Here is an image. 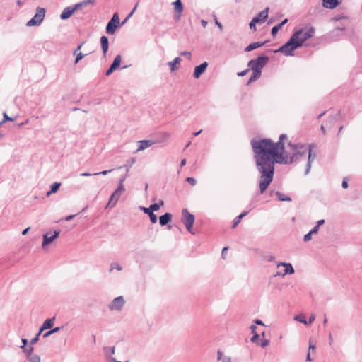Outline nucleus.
I'll return each instance as SVG.
<instances>
[{"label":"nucleus","instance_id":"nucleus-11","mask_svg":"<svg viewBox=\"0 0 362 362\" xmlns=\"http://www.w3.org/2000/svg\"><path fill=\"white\" fill-rule=\"evenodd\" d=\"M315 147V144H311L308 146V148L307 150V151H308V158L306 169L305 171V175H308L310 173V170L311 168V164L316 157L315 153L313 152V148Z\"/></svg>","mask_w":362,"mask_h":362},{"label":"nucleus","instance_id":"nucleus-53","mask_svg":"<svg viewBox=\"0 0 362 362\" xmlns=\"http://www.w3.org/2000/svg\"><path fill=\"white\" fill-rule=\"evenodd\" d=\"M115 69L110 65V68L106 71V76L110 75Z\"/></svg>","mask_w":362,"mask_h":362},{"label":"nucleus","instance_id":"nucleus-28","mask_svg":"<svg viewBox=\"0 0 362 362\" xmlns=\"http://www.w3.org/2000/svg\"><path fill=\"white\" fill-rule=\"evenodd\" d=\"M247 214L248 211H243L238 216H237L235 219L233 221V228H235L239 224L241 219L245 216H247Z\"/></svg>","mask_w":362,"mask_h":362},{"label":"nucleus","instance_id":"nucleus-7","mask_svg":"<svg viewBox=\"0 0 362 362\" xmlns=\"http://www.w3.org/2000/svg\"><path fill=\"white\" fill-rule=\"evenodd\" d=\"M182 222L185 226L187 230L192 234H194V233L192 231V226L194 222V216L190 214L186 209H182Z\"/></svg>","mask_w":362,"mask_h":362},{"label":"nucleus","instance_id":"nucleus-56","mask_svg":"<svg viewBox=\"0 0 362 362\" xmlns=\"http://www.w3.org/2000/svg\"><path fill=\"white\" fill-rule=\"evenodd\" d=\"M315 346L312 343L311 340L309 341V347H308V351L310 352V350H315Z\"/></svg>","mask_w":362,"mask_h":362},{"label":"nucleus","instance_id":"nucleus-36","mask_svg":"<svg viewBox=\"0 0 362 362\" xmlns=\"http://www.w3.org/2000/svg\"><path fill=\"white\" fill-rule=\"evenodd\" d=\"M256 23H258V19L257 18H253L252 20L250 21L249 25L250 29H253L254 31H256Z\"/></svg>","mask_w":362,"mask_h":362},{"label":"nucleus","instance_id":"nucleus-9","mask_svg":"<svg viewBox=\"0 0 362 362\" xmlns=\"http://www.w3.org/2000/svg\"><path fill=\"white\" fill-rule=\"evenodd\" d=\"M125 300L123 296H120L114 298L110 303L108 305V308L113 311H120L124 307Z\"/></svg>","mask_w":362,"mask_h":362},{"label":"nucleus","instance_id":"nucleus-29","mask_svg":"<svg viewBox=\"0 0 362 362\" xmlns=\"http://www.w3.org/2000/svg\"><path fill=\"white\" fill-rule=\"evenodd\" d=\"M173 5L175 6V11L177 13H181L182 12L183 6L181 0H176L175 2H173Z\"/></svg>","mask_w":362,"mask_h":362},{"label":"nucleus","instance_id":"nucleus-17","mask_svg":"<svg viewBox=\"0 0 362 362\" xmlns=\"http://www.w3.org/2000/svg\"><path fill=\"white\" fill-rule=\"evenodd\" d=\"M55 321V317L47 319L40 328V333H42L44 330L48 329L53 327Z\"/></svg>","mask_w":362,"mask_h":362},{"label":"nucleus","instance_id":"nucleus-4","mask_svg":"<svg viewBox=\"0 0 362 362\" xmlns=\"http://www.w3.org/2000/svg\"><path fill=\"white\" fill-rule=\"evenodd\" d=\"M297 37V34H293L288 41L280 47L278 52H281L286 56H293V52L298 47H300V44L296 40Z\"/></svg>","mask_w":362,"mask_h":362},{"label":"nucleus","instance_id":"nucleus-2","mask_svg":"<svg viewBox=\"0 0 362 362\" xmlns=\"http://www.w3.org/2000/svg\"><path fill=\"white\" fill-rule=\"evenodd\" d=\"M289 151L286 150L279 155V157L275 160V163L281 164H291L292 163L298 160L301 157L305 156L308 150L305 145L298 144H288Z\"/></svg>","mask_w":362,"mask_h":362},{"label":"nucleus","instance_id":"nucleus-8","mask_svg":"<svg viewBox=\"0 0 362 362\" xmlns=\"http://www.w3.org/2000/svg\"><path fill=\"white\" fill-rule=\"evenodd\" d=\"M125 192V188L122 187V186H118L117 188L114 191V192L111 194L109 202L107 204L106 207H114L117 201L119 200L121 195Z\"/></svg>","mask_w":362,"mask_h":362},{"label":"nucleus","instance_id":"nucleus-51","mask_svg":"<svg viewBox=\"0 0 362 362\" xmlns=\"http://www.w3.org/2000/svg\"><path fill=\"white\" fill-rule=\"evenodd\" d=\"M126 180V176H123L119 180V185L118 186H122V187H124V182Z\"/></svg>","mask_w":362,"mask_h":362},{"label":"nucleus","instance_id":"nucleus-46","mask_svg":"<svg viewBox=\"0 0 362 362\" xmlns=\"http://www.w3.org/2000/svg\"><path fill=\"white\" fill-rule=\"evenodd\" d=\"M311 238H312V233L310 232H309L308 233H307L306 235H304L303 240L305 242H308V241L310 240Z\"/></svg>","mask_w":362,"mask_h":362},{"label":"nucleus","instance_id":"nucleus-62","mask_svg":"<svg viewBox=\"0 0 362 362\" xmlns=\"http://www.w3.org/2000/svg\"><path fill=\"white\" fill-rule=\"evenodd\" d=\"M325 223V220L324 219H321V220H319L317 223H316V226H318L320 228V226H322V224H324Z\"/></svg>","mask_w":362,"mask_h":362},{"label":"nucleus","instance_id":"nucleus-41","mask_svg":"<svg viewBox=\"0 0 362 362\" xmlns=\"http://www.w3.org/2000/svg\"><path fill=\"white\" fill-rule=\"evenodd\" d=\"M40 334L41 333H40L39 331L38 333L35 335V337L30 340V344H31V345H34L35 344H36L39 341Z\"/></svg>","mask_w":362,"mask_h":362},{"label":"nucleus","instance_id":"nucleus-57","mask_svg":"<svg viewBox=\"0 0 362 362\" xmlns=\"http://www.w3.org/2000/svg\"><path fill=\"white\" fill-rule=\"evenodd\" d=\"M319 227L315 226L310 232L313 235L317 233Z\"/></svg>","mask_w":362,"mask_h":362},{"label":"nucleus","instance_id":"nucleus-54","mask_svg":"<svg viewBox=\"0 0 362 362\" xmlns=\"http://www.w3.org/2000/svg\"><path fill=\"white\" fill-rule=\"evenodd\" d=\"M341 187L344 189H346L348 187V182H347L346 178H344V180L342 181Z\"/></svg>","mask_w":362,"mask_h":362},{"label":"nucleus","instance_id":"nucleus-25","mask_svg":"<svg viewBox=\"0 0 362 362\" xmlns=\"http://www.w3.org/2000/svg\"><path fill=\"white\" fill-rule=\"evenodd\" d=\"M61 186L60 182H54L51 185V189L47 192V197H49L52 194L55 193L58 191Z\"/></svg>","mask_w":362,"mask_h":362},{"label":"nucleus","instance_id":"nucleus-40","mask_svg":"<svg viewBox=\"0 0 362 362\" xmlns=\"http://www.w3.org/2000/svg\"><path fill=\"white\" fill-rule=\"evenodd\" d=\"M110 21L118 25L119 23V18L118 14L117 13H114L112 19Z\"/></svg>","mask_w":362,"mask_h":362},{"label":"nucleus","instance_id":"nucleus-42","mask_svg":"<svg viewBox=\"0 0 362 362\" xmlns=\"http://www.w3.org/2000/svg\"><path fill=\"white\" fill-rule=\"evenodd\" d=\"M114 269H117V271H121L122 269V267L117 263H113L111 264L110 272L112 271Z\"/></svg>","mask_w":362,"mask_h":362},{"label":"nucleus","instance_id":"nucleus-37","mask_svg":"<svg viewBox=\"0 0 362 362\" xmlns=\"http://www.w3.org/2000/svg\"><path fill=\"white\" fill-rule=\"evenodd\" d=\"M281 28V25H276L272 28V35L273 36L276 35L279 30Z\"/></svg>","mask_w":362,"mask_h":362},{"label":"nucleus","instance_id":"nucleus-43","mask_svg":"<svg viewBox=\"0 0 362 362\" xmlns=\"http://www.w3.org/2000/svg\"><path fill=\"white\" fill-rule=\"evenodd\" d=\"M14 119L12 117H10L7 115L6 113H4V119L0 122V126L4 123L6 121H13Z\"/></svg>","mask_w":362,"mask_h":362},{"label":"nucleus","instance_id":"nucleus-1","mask_svg":"<svg viewBox=\"0 0 362 362\" xmlns=\"http://www.w3.org/2000/svg\"><path fill=\"white\" fill-rule=\"evenodd\" d=\"M286 135L282 134L276 143L269 139H252L251 146L258 172L260 173L259 182V192L263 194L273 180L275 160L281 152H284V139Z\"/></svg>","mask_w":362,"mask_h":362},{"label":"nucleus","instance_id":"nucleus-32","mask_svg":"<svg viewBox=\"0 0 362 362\" xmlns=\"http://www.w3.org/2000/svg\"><path fill=\"white\" fill-rule=\"evenodd\" d=\"M115 346L112 347H105L104 349L105 354L106 356L107 357V359L109 360V357H112V355L115 354Z\"/></svg>","mask_w":362,"mask_h":362},{"label":"nucleus","instance_id":"nucleus-60","mask_svg":"<svg viewBox=\"0 0 362 362\" xmlns=\"http://www.w3.org/2000/svg\"><path fill=\"white\" fill-rule=\"evenodd\" d=\"M163 136L164 141H167L170 137V134L165 132V133H163Z\"/></svg>","mask_w":362,"mask_h":362},{"label":"nucleus","instance_id":"nucleus-49","mask_svg":"<svg viewBox=\"0 0 362 362\" xmlns=\"http://www.w3.org/2000/svg\"><path fill=\"white\" fill-rule=\"evenodd\" d=\"M180 55H181V56H187V57H188L189 59H191V57H192L191 53H190L189 52H187V51L182 52L180 53Z\"/></svg>","mask_w":362,"mask_h":362},{"label":"nucleus","instance_id":"nucleus-33","mask_svg":"<svg viewBox=\"0 0 362 362\" xmlns=\"http://www.w3.org/2000/svg\"><path fill=\"white\" fill-rule=\"evenodd\" d=\"M276 196L280 201H291V199L289 197L286 196L284 194L277 192Z\"/></svg>","mask_w":362,"mask_h":362},{"label":"nucleus","instance_id":"nucleus-16","mask_svg":"<svg viewBox=\"0 0 362 362\" xmlns=\"http://www.w3.org/2000/svg\"><path fill=\"white\" fill-rule=\"evenodd\" d=\"M73 6L66 7L60 14V18L62 20H66L71 17V16L75 12Z\"/></svg>","mask_w":362,"mask_h":362},{"label":"nucleus","instance_id":"nucleus-55","mask_svg":"<svg viewBox=\"0 0 362 362\" xmlns=\"http://www.w3.org/2000/svg\"><path fill=\"white\" fill-rule=\"evenodd\" d=\"M224 357H223V352L220 350L217 351V359L218 361L222 360Z\"/></svg>","mask_w":362,"mask_h":362},{"label":"nucleus","instance_id":"nucleus-27","mask_svg":"<svg viewBox=\"0 0 362 362\" xmlns=\"http://www.w3.org/2000/svg\"><path fill=\"white\" fill-rule=\"evenodd\" d=\"M33 345H31V344H29V346H25V348L21 349L23 352L25 354L26 358L30 357V356H33V351L34 350V348L33 346Z\"/></svg>","mask_w":362,"mask_h":362},{"label":"nucleus","instance_id":"nucleus-30","mask_svg":"<svg viewBox=\"0 0 362 362\" xmlns=\"http://www.w3.org/2000/svg\"><path fill=\"white\" fill-rule=\"evenodd\" d=\"M121 60L122 57L120 55H117L111 64L112 68H114L116 70L119 66L121 64Z\"/></svg>","mask_w":362,"mask_h":362},{"label":"nucleus","instance_id":"nucleus-50","mask_svg":"<svg viewBox=\"0 0 362 362\" xmlns=\"http://www.w3.org/2000/svg\"><path fill=\"white\" fill-rule=\"evenodd\" d=\"M269 344V341L267 340V339H264L263 340L261 344H260V346L262 347V348H264L266 347L267 346H268Z\"/></svg>","mask_w":362,"mask_h":362},{"label":"nucleus","instance_id":"nucleus-14","mask_svg":"<svg viewBox=\"0 0 362 362\" xmlns=\"http://www.w3.org/2000/svg\"><path fill=\"white\" fill-rule=\"evenodd\" d=\"M281 266L285 267L284 272L282 273L281 276H284L286 274H293L295 272V270L291 263L279 262L277 264V267Z\"/></svg>","mask_w":362,"mask_h":362},{"label":"nucleus","instance_id":"nucleus-13","mask_svg":"<svg viewBox=\"0 0 362 362\" xmlns=\"http://www.w3.org/2000/svg\"><path fill=\"white\" fill-rule=\"evenodd\" d=\"M343 0H322V6L325 8L334 9L342 3Z\"/></svg>","mask_w":362,"mask_h":362},{"label":"nucleus","instance_id":"nucleus-63","mask_svg":"<svg viewBox=\"0 0 362 362\" xmlns=\"http://www.w3.org/2000/svg\"><path fill=\"white\" fill-rule=\"evenodd\" d=\"M76 216V214H74V215H69V216H66V217L65 218V220H66V221H71V220H72V219H73Z\"/></svg>","mask_w":362,"mask_h":362},{"label":"nucleus","instance_id":"nucleus-64","mask_svg":"<svg viewBox=\"0 0 362 362\" xmlns=\"http://www.w3.org/2000/svg\"><path fill=\"white\" fill-rule=\"evenodd\" d=\"M222 362H231V358L230 357H224L222 359Z\"/></svg>","mask_w":362,"mask_h":362},{"label":"nucleus","instance_id":"nucleus-6","mask_svg":"<svg viewBox=\"0 0 362 362\" xmlns=\"http://www.w3.org/2000/svg\"><path fill=\"white\" fill-rule=\"evenodd\" d=\"M45 8L37 7L35 16L27 22L26 26L32 27L40 25L45 16Z\"/></svg>","mask_w":362,"mask_h":362},{"label":"nucleus","instance_id":"nucleus-59","mask_svg":"<svg viewBox=\"0 0 362 362\" xmlns=\"http://www.w3.org/2000/svg\"><path fill=\"white\" fill-rule=\"evenodd\" d=\"M22 343H23V345L21 346V349H23V348H25V346H27L28 340L26 339H22Z\"/></svg>","mask_w":362,"mask_h":362},{"label":"nucleus","instance_id":"nucleus-21","mask_svg":"<svg viewBox=\"0 0 362 362\" xmlns=\"http://www.w3.org/2000/svg\"><path fill=\"white\" fill-rule=\"evenodd\" d=\"M172 215L170 213H165L159 218V223L160 226H164L167 225L171 220Z\"/></svg>","mask_w":362,"mask_h":362},{"label":"nucleus","instance_id":"nucleus-22","mask_svg":"<svg viewBox=\"0 0 362 362\" xmlns=\"http://www.w3.org/2000/svg\"><path fill=\"white\" fill-rule=\"evenodd\" d=\"M268 12H269V8H266L261 12H259L257 16H256L255 18H257L258 19V23L264 22L267 20L268 17Z\"/></svg>","mask_w":362,"mask_h":362},{"label":"nucleus","instance_id":"nucleus-61","mask_svg":"<svg viewBox=\"0 0 362 362\" xmlns=\"http://www.w3.org/2000/svg\"><path fill=\"white\" fill-rule=\"evenodd\" d=\"M250 329H251V331H252V332L253 334L257 333V332H256V330H257V327H256V325H252L250 326Z\"/></svg>","mask_w":362,"mask_h":362},{"label":"nucleus","instance_id":"nucleus-39","mask_svg":"<svg viewBox=\"0 0 362 362\" xmlns=\"http://www.w3.org/2000/svg\"><path fill=\"white\" fill-rule=\"evenodd\" d=\"M112 171H113V169L103 170L101 172L93 173V176H95V175H106L109 174L110 173H111Z\"/></svg>","mask_w":362,"mask_h":362},{"label":"nucleus","instance_id":"nucleus-12","mask_svg":"<svg viewBox=\"0 0 362 362\" xmlns=\"http://www.w3.org/2000/svg\"><path fill=\"white\" fill-rule=\"evenodd\" d=\"M208 66V63L206 62H204L200 65L197 66L194 68L193 76L194 78H199L202 74H204Z\"/></svg>","mask_w":362,"mask_h":362},{"label":"nucleus","instance_id":"nucleus-18","mask_svg":"<svg viewBox=\"0 0 362 362\" xmlns=\"http://www.w3.org/2000/svg\"><path fill=\"white\" fill-rule=\"evenodd\" d=\"M95 4V0H84L79 3H77L73 6L75 11L79 10L87 6H93Z\"/></svg>","mask_w":362,"mask_h":362},{"label":"nucleus","instance_id":"nucleus-58","mask_svg":"<svg viewBox=\"0 0 362 362\" xmlns=\"http://www.w3.org/2000/svg\"><path fill=\"white\" fill-rule=\"evenodd\" d=\"M315 319V315L312 314L309 318V321L308 322V324H311Z\"/></svg>","mask_w":362,"mask_h":362},{"label":"nucleus","instance_id":"nucleus-44","mask_svg":"<svg viewBox=\"0 0 362 362\" xmlns=\"http://www.w3.org/2000/svg\"><path fill=\"white\" fill-rule=\"evenodd\" d=\"M84 56L85 54L82 52H79L78 54H77L75 60V64H77L80 60H81L84 57Z\"/></svg>","mask_w":362,"mask_h":362},{"label":"nucleus","instance_id":"nucleus-19","mask_svg":"<svg viewBox=\"0 0 362 362\" xmlns=\"http://www.w3.org/2000/svg\"><path fill=\"white\" fill-rule=\"evenodd\" d=\"M100 45L103 55L105 57L109 47L108 38L106 36L103 35L100 37Z\"/></svg>","mask_w":362,"mask_h":362},{"label":"nucleus","instance_id":"nucleus-31","mask_svg":"<svg viewBox=\"0 0 362 362\" xmlns=\"http://www.w3.org/2000/svg\"><path fill=\"white\" fill-rule=\"evenodd\" d=\"M294 320L300 322L305 325H308V321L305 320V316L304 314H299L294 317Z\"/></svg>","mask_w":362,"mask_h":362},{"label":"nucleus","instance_id":"nucleus-23","mask_svg":"<svg viewBox=\"0 0 362 362\" xmlns=\"http://www.w3.org/2000/svg\"><path fill=\"white\" fill-rule=\"evenodd\" d=\"M118 27V25L116 23H113L111 21H109L106 26V33L109 35H113L115 32V30Z\"/></svg>","mask_w":362,"mask_h":362},{"label":"nucleus","instance_id":"nucleus-47","mask_svg":"<svg viewBox=\"0 0 362 362\" xmlns=\"http://www.w3.org/2000/svg\"><path fill=\"white\" fill-rule=\"evenodd\" d=\"M139 1H137V2L136 3V4H135V6H134V8H133V9H132V11H131V12L129 13V15H128V18H131V17H132V16L134 14V13L136 11V8H137V7H138V6H139Z\"/></svg>","mask_w":362,"mask_h":362},{"label":"nucleus","instance_id":"nucleus-15","mask_svg":"<svg viewBox=\"0 0 362 362\" xmlns=\"http://www.w3.org/2000/svg\"><path fill=\"white\" fill-rule=\"evenodd\" d=\"M157 143L156 141L153 140H141L139 141V147L136 151H144L146 148L151 146L152 145Z\"/></svg>","mask_w":362,"mask_h":362},{"label":"nucleus","instance_id":"nucleus-3","mask_svg":"<svg viewBox=\"0 0 362 362\" xmlns=\"http://www.w3.org/2000/svg\"><path fill=\"white\" fill-rule=\"evenodd\" d=\"M268 61L269 57L267 56H259L256 59L249 61L247 66L252 70V74L251 75L247 83L255 81L260 78L262 69Z\"/></svg>","mask_w":362,"mask_h":362},{"label":"nucleus","instance_id":"nucleus-48","mask_svg":"<svg viewBox=\"0 0 362 362\" xmlns=\"http://www.w3.org/2000/svg\"><path fill=\"white\" fill-rule=\"evenodd\" d=\"M259 337V335L257 333H255L253 334V336L252 337L250 340L252 342L255 343L258 340Z\"/></svg>","mask_w":362,"mask_h":362},{"label":"nucleus","instance_id":"nucleus-52","mask_svg":"<svg viewBox=\"0 0 362 362\" xmlns=\"http://www.w3.org/2000/svg\"><path fill=\"white\" fill-rule=\"evenodd\" d=\"M214 19H215V21H216V25L218 26V28L222 30H223V25L222 24L218 21L217 18H216V16H214Z\"/></svg>","mask_w":362,"mask_h":362},{"label":"nucleus","instance_id":"nucleus-35","mask_svg":"<svg viewBox=\"0 0 362 362\" xmlns=\"http://www.w3.org/2000/svg\"><path fill=\"white\" fill-rule=\"evenodd\" d=\"M27 359L29 361V362H40V356L37 354H34L33 356H30V357H28Z\"/></svg>","mask_w":362,"mask_h":362},{"label":"nucleus","instance_id":"nucleus-38","mask_svg":"<svg viewBox=\"0 0 362 362\" xmlns=\"http://www.w3.org/2000/svg\"><path fill=\"white\" fill-rule=\"evenodd\" d=\"M160 207V204H157L156 203L150 205V206L148 207L150 209L149 212H151V211H158V210H159Z\"/></svg>","mask_w":362,"mask_h":362},{"label":"nucleus","instance_id":"nucleus-45","mask_svg":"<svg viewBox=\"0 0 362 362\" xmlns=\"http://www.w3.org/2000/svg\"><path fill=\"white\" fill-rule=\"evenodd\" d=\"M186 181H187L188 183H189L191 185H192V186L195 185H196V183H197V181H196V180H195L194 177H187V178L186 179Z\"/></svg>","mask_w":362,"mask_h":362},{"label":"nucleus","instance_id":"nucleus-20","mask_svg":"<svg viewBox=\"0 0 362 362\" xmlns=\"http://www.w3.org/2000/svg\"><path fill=\"white\" fill-rule=\"evenodd\" d=\"M140 209L145 214H148V216H149V218H150V220H151V223H156L157 222V220H158L157 216L153 213V211H151V212H149V211H150L149 208L141 206V207H140Z\"/></svg>","mask_w":362,"mask_h":362},{"label":"nucleus","instance_id":"nucleus-24","mask_svg":"<svg viewBox=\"0 0 362 362\" xmlns=\"http://www.w3.org/2000/svg\"><path fill=\"white\" fill-rule=\"evenodd\" d=\"M263 45H264V42H259L251 43L247 47H245V52H248L252 51L258 47H262Z\"/></svg>","mask_w":362,"mask_h":362},{"label":"nucleus","instance_id":"nucleus-10","mask_svg":"<svg viewBox=\"0 0 362 362\" xmlns=\"http://www.w3.org/2000/svg\"><path fill=\"white\" fill-rule=\"evenodd\" d=\"M60 234L59 230H55L53 235L45 233L43 235V241L42 243V249L45 250L48 247L49 245L52 243Z\"/></svg>","mask_w":362,"mask_h":362},{"label":"nucleus","instance_id":"nucleus-26","mask_svg":"<svg viewBox=\"0 0 362 362\" xmlns=\"http://www.w3.org/2000/svg\"><path fill=\"white\" fill-rule=\"evenodd\" d=\"M181 59L180 57H175L173 61L169 62L168 63V66L170 67V71H173L176 69H178V67L176 66L177 64H179L180 62Z\"/></svg>","mask_w":362,"mask_h":362},{"label":"nucleus","instance_id":"nucleus-5","mask_svg":"<svg viewBox=\"0 0 362 362\" xmlns=\"http://www.w3.org/2000/svg\"><path fill=\"white\" fill-rule=\"evenodd\" d=\"M315 31V30L313 27L305 26L298 30H296L293 34H297L298 37L296 40L301 47L306 40L313 37Z\"/></svg>","mask_w":362,"mask_h":362},{"label":"nucleus","instance_id":"nucleus-34","mask_svg":"<svg viewBox=\"0 0 362 362\" xmlns=\"http://www.w3.org/2000/svg\"><path fill=\"white\" fill-rule=\"evenodd\" d=\"M61 329V327H54L52 329L45 332L42 337L43 338H47L48 337H49L50 335H52V334L54 333H56L57 332H59V330Z\"/></svg>","mask_w":362,"mask_h":362}]
</instances>
